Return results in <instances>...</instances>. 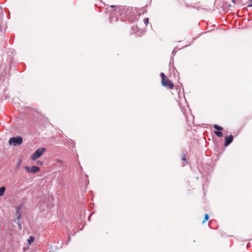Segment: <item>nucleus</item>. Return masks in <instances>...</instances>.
Here are the masks:
<instances>
[{
    "mask_svg": "<svg viewBox=\"0 0 252 252\" xmlns=\"http://www.w3.org/2000/svg\"><path fill=\"white\" fill-rule=\"evenodd\" d=\"M114 7H115V5L110 6L112 11L110 13L109 20L111 23L118 21L120 16H122V18L125 17L129 21L133 15L132 7L122 6L118 7L117 8L113 9Z\"/></svg>",
    "mask_w": 252,
    "mask_h": 252,
    "instance_id": "obj_1",
    "label": "nucleus"
},
{
    "mask_svg": "<svg viewBox=\"0 0 252 252\" xmlns=\"http://www.w3.org/2000/svg\"><path fill=\"white\" fill-rule=\"evenodd\" d=\"M23 142V138L21 136H17L16 137H11L8 141V143L10 145L14 146H19Z\"/></svg>",
    "mask_w": 252,
    "mask_h": 252,
    "instance_id": "obj_2",
    "label": "nucleus"
},
{
    "mask_svg": "<svg viewBox=\"0 0 252 252\" xmlns=\"http://www.w3.org/2000/svg\"><path fill=\"white\" fill-rule=\"evenodd\" d=\"M46 148L44 147L38 148L35 152L32 154L31 157V159L32 160H35L37 158L40 157L46 151Z\"/></svg>",
    "mask_w": 252,
    "mask_h": 252,
    "instance_id": "obj_3",
    "label": "nucleus"
},
{
    "mask_svg": "<svg viewBox=\"0 0 252 252\" xmlns=\"http://www.w3.org/2000/svg\"><path fill=\"white\" fill-rule=\"evenodd\" d=\"M24 168L27 172L32 174H35L40 171V168L37 166H32L31 167L25 166Z\"/></svg>",
    "mask_w": 252,
    "mask_h": 252,
    "instance_id": "obj_4",
    "label": "nucleus"
},
{
    "mask_svg": "<svg viewBox=\"0 0 252 252\" xmlns=\"http://www.w3.org/2000/svg\"><path fill=\"white\" fill-rule=\"evenodd\" d=\"M213 127L217 130L214 131V133L219 137H222L223 134L221 131L223 130V127L216 124L214 125Z\"/></svg>",
    "mask_w": 252,
    "mask_h": 252,
    "instance_id": "obj_5",
    "label": "nucleus"
},
{
    "mask_svg": "<svg viewBox=\"0 0 252 252\" xmlns=\"http://www.w3.org/2000/svg\"><path fill=\"white\" fill-rule=\"evenodd\" d=\"M162 85L169 89H173L174 87V84L173 82L168 78L165 79L164 80H161Z\"/></svg>",
    "mask_w": 252,
    "mask_h": 252,
    "instance_id": "obj_6",
    "label": "nucleus"
},
{
    "mask_svg": "<svg viewBox=\"0 0 252 252\" xmlns=\"http://www.w3.org/2000/svg\"><path fill=\"white\" fill-rule=\"evenodd\" d=\"M233 138V136L231 134L229 136H226L224 137V143L223 146L224 147L228 146L232 142Z\"/></svg>",
    "mask_w": 252,
    "mask_h": 252,
    "instance_id": "obj_7",
    "label": "nucleus"
},
{
    "mask_svg": "<svg viewBox=\"0 0 252 252\" xmlns=\"http://www.w3.org/2000/svg\"><path fill=\"white\" fill-rule=\"evenodd\" d=\"M6 190V188L5 186H2L0 188V197L3 195Z\"/></svg>",
    "mask_w": 252,
    "mask_h": 252,
    "instance_id": "obj_8",
    "label": "nucleus"
},
{
    "mask_svg": "<svg viewBox=\"0 0 252 252\" xmlns=\"http://www.w3.org/2000/svg\"><path fill=\"white\" fill-rule=\"evenodd\" d=\"M34 240V237L32 236H30L28 240V245H31L32 243L33 242Z\"/></svg>",
    "mask_w": 252,
    "mask_h": 252,
    "instance_id": "obj_9",
    "label": "nucleus"
},
{
    "mask_svg": "<svg viewBox=\"0 0 252 252\" xmlns=\"http://www.w3.org/2000/svg\"><path fill=\"white\" fill-rule=\"evenodd\" d=\"M182 160L184 161V162L182 163V166H185L187 163H188V161L186 160V158L185 155H184L182 157Z\"/></svg>",
    "mask_w": 252,
    "mask_h": 252,
    "instance_id": "obj_10",
    "label": "nucleus"
},
{
    "mask_svg": "<svg viewBox=\"0 0 252 252\" xmlns=\"http://www.w3.org/2000/svg\"><path fill=\"white\" fill-rule=\"evenodd\" d=\"M22 205H19L17 206L16 208V213L17 216H18L19 215H21V213H20V210L21 209Z\"/></svg>",
    "mask_w": 252,
    "mask_h": 252,
    "instance_id": "obj_11",
    "label": "nucleus"
},
{
    "mask_svg": "<svg viewBox=\"0 0 252 252\" xmlns=\"http://www.w3.org/2000/svg\"><path fill=\"white\" fill-rule=\"evenodd\" d=\"M21 218V215H19L17 217L16 219L14 220V222L17 224L20 223V220Z\"/></svg>",
    "mask_w": 252,
    "mask_h": 252,
    "instance_id": "obj_12",
    "label": "nucleus"
},
{
    "mask_svg": "<svg viewBox=\"0 0 252 252\" xmlns=\"http://www.w3.org/2000/svg\"><path fill=\"white\" fill-rule=\"evenodd\" d=\"M209 216L208 214H206L204 216V220L202 221V223H204L205 221H207L209 220Z\"/></svg>",
    "mask_w": 252,
    "mask_h": 252,
    "instance_id": "obj_13",
    "label": "nucleus"
},
{
    "mask_svg": "<svg viewBox=\"0 0 252 252\" xmlns=\"http://www.w3.org/2000/svg\"><path fill=\"white\" fill-rule=\"evenodd\" d=\"M160 76L161 78V80H164L165 79L167 78V76L164 74V73H160Z\"/></svg>",
    "mask_w": 252,
    "mask_h": 252,
    "instance_id": "obj_14",
    "label": "nucleus"
},
{
    "mask_svg": "<svg viewBox=\"0 0 252 252\" xmlns=\"http://www.w3.org/2000/svg\"><path fill=\"white\" fill-rule=\"evenodd\" d=\"M134 32H136L138 31V27L137 26H133L131 28Z\"/></svg>",
    "mask_w": 252,
    "mask_h": 252,
    "instance_id": "obj_15",
    "label": "nucleus"
},
{
    "mask_svg": "<svg viewBox=\"0 0 252 252\" xmlns=\"http://www.w3.org/2000/svg\"><path fill=\"white\" fill-rule=\"evenodd\" d=\"M144 23L146 26L149 24V19L148 18H146L144 19Z\"/></svg>",
    "mask_w": 252,
    "mask_h": 252,
    "instance_id": "obj_16",
    "label": "nucleus"
},
{
    "mask_svg": "<svg viewBox=\"0 0 252 252\" xmlns=\"http://www.w3.org/2000/svg\"><path fill=\"white\" fill-rule=\"evenodd\" d=\"M248 6V7H252V0H249Z\"/></svg>",
    "mask_w": 252,
    "mask_h": 252,
    "instance_id": "obj_17",
    "label": "nucleus"
},
{
    "mask_svg": "<svg viewBox=\"0 0 252 252\" xmlns=\"http://www.w3.org/2000/svg\"><path fill=\"white\" fill-rule=\"evenodd\" d=\"M176 52H177V51L176 50V48H175L173 49V50L172 51V54L173 55V56H174L176 54Z\"/></svg>",
    "mask_w": 252,
    "mask_h": 252,
    "instance_id": "obj_18",
    "label": "nucleus"
},
{
    "mask_svg": "<svg viewBox=\"0 0 252 252\" xmlns=\"http://www.w3.org/2000/svg\"><path fill=\"white\" fill-rule=\"evenodd\" d=\"M37 163L40 164V165H42L43 164V161H40V160H38L37 161Z\"/></svg>",
    "mask_w": 252,
    "mask_h": 252,
    "instance_id": "obj_19",
    "label": "nucleus"
},
{
    "mask_svg": "<svg viewBox=\"0 0 252 252\" xmlns=\"http://www.w3.org/2000/svg\"><path fill=\"white\" fill-rule=\"evenodd\" d=\"M17 224H18V225L19 228L20 229H22V224H21V223H18Z\"/></svg>",
    "mask_w": 252,
    "mask_h": 252,
    "instance_id": "obj_20",
    "label": "nucleus"
},
{
    "mask_svg": "<svg viewBox=\"0 0 252 252\" xmlns=\"http://www.w3.org/2000/svg\"><path fill=\"white\" fill-rule=\"evenodd\" d=\"M214 222H215V221H214L213 220H211L209 222V225H210L211 223H213Z\"/></svg>",
    "mask_w": 252,
    "mask_h": 252,
    "instance_id": "obj_21",
    "label": "nucleus"
},
{
    "mask_svg": "<svg viewBox=\"0 0 252 252\" xmlns=\"http://www.w3.org/2000/svg\"><path fill=\"white\" fill-rule=\"evenodd\" d=\"M70 238H70V236H69L68 240V241H67V243H66V244H68V243L69 241L70 240Z\"/></svg>",
    "mask_w": 252,
    "mask_h": 252,
    "instance_id": "obj_22",
    "label": "nucleus"
},
{
    "mask_svg": "<svg viewBox=\"0 0 252 252\" xmlns=\"http://www.w3.org/2000/svg\"><path fill=\"white\" fill-rule=\"evenodd\" d=\"M109 12V10H108V9H106V10H105V12H106V13H108V12Z\"/></svg>",
    "mask_w": 252,
    "mask_h": 252,
    "instance_id": "obj_23",
    "label": "nucleus"
},
{
    "mask_svg": "<svg viewBox=\"0 0 252 252\" xmlns=\"http://www.w3.org/2000/svg\"><path fill=\"white\" fill-rule=\"evenodd\" d=\"M231 1L233 2V3L234 4L235 3V0H231Z\"/></svg>",
    "mask_w": 252,
    "mask_h": 252,
    "instance_id": "obj_24",
    "label": "nucleus"
},
{
    "mask_svg": "<svg viewBox=\"0 0 252 252\" xmlns=\"http://www.w3.org/2000/svg\"><path fill=\"white\" fill-rule=\"evenodd\" d=\"M71 140V142L73 143V141H72V140ZM73 147H74V143H73Z\"/></svg>",
    "mask_w": 252,
    "mask_h": 252,
    "instance_id": "obj_25",
    "label": "nucleus"
},
{
    "mask_svg": "<svg viewBox=\"0 0 252 252\" xmlns=\"http://www.w3.org/2000/svg\"><path fill=\"white\" fill-rule=\"evenodd\" d=\"M90 218H91V215L89 217V218H88L89 220H90Z\"/></svg>",
    "mask_w": 252,
    "mask_h": 252,
    "instance_id": "obj_26",
    "label": "nucleus"
},
{
    "mask_svg": "<svg viewBox=\"0 0 252 252\" xmlns=\"http://www.w3.org/2000/svg\"><path fill=\"white\" fill-rule=\"evenodd\" d=\"M21 164V161L19 162V163H18V164L20 165Z\"/></svg>",
    "mask_w": 252,
    "mask_h": 252,
    "instance_id": "obj_27",
    "label": "nucleus"
}]
</instances>
